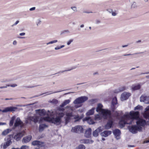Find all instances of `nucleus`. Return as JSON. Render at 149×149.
Returning <instances> with one entry per match:
<instances>
[{"mask_svg":"<svg viewBox=\"0 0 149 149\" xmlns=\"http://www.w3.org/2000/svg\"><path fill=\"white\" fill-rule=\"evenodd\" d=\"M77 149H85V146L83 144H80L78 146V148H77Z\"/></svg>","mask_w":149,"mask_h":149,"instance_id":"nucleus-37","label":"nucleus"},{"mask_svg":"<svg viewBox=\"0 0 149 149\" xmlns=\"http://www.w3.org/2000/svg\"><path fill=\"white\" fill-rule=\"evenodd\" d=\"M111 133V131H105L101 133V135L102 136L107 137L110 135Z\"/></svg>","mask_w":149,"mask_h":149,"instance_id":"nucleus-22","label":"nucleus"},{"mask_svg":"<svg viewBox=\"0 0 149 149\" xmlns=\"http://www.w3.org/2000/svg\"><path fill=\"white\" fill-rule=\"evenodd\" d=\"M102 128L100 127L96 129L93 133V135L95 137H97L99 133L102 131Z\"/></svg>","mask_w":149,"mask_h":149,"instance_id":"nucleus-17","label":"nucleus"},{"mask_svg":"<svg viewBox=\"0 0 149 149\" xmlns=\"http://www.w3.org/2000/svg\"><path fill=\"white\" fill-rule=\"evenodd\" d=\"M141 107L139 105H138L134 108V110H136L139 109Z\"/></svg>","mask_w":149,"mask_h":149,"instance_id":"nucleus-47","label":"nucleus"},{"mask_svg":"<svg viewBox=\"0 0 149 149\" xmlns=\"http://www.w3.org/2000/svg\"><path fill=\"white\" fill-rule=\"evenodd\" d=\"M66 108L71 111H72L73 110V108L72 107L67 106Z\"/></svg>","mask_w":149,"mask_h":149,"instance_id":"nucleus-45","label":"nucleus"},{"mask_svg":"<svg viewBox=\"0 0 149 149\" xmlns=\"http://www.w3.org/2000/svg\"><path fill=\"white\" fill-rule=\"evenodd\" d=\"M32 138V136L30 135L24 137L23 139L22 142L23 143H27L31 140Z\"/></svg>","mask_w":149,"mask_h":149,"instance_id":"nucleus-19","label":"nucleus"},{"mask_svg":"<svg viewBox=\"0 0 149 149\" xmlns=\"http://www.w3.org/2000/svg\"><path fill=\"white\" fill-rule=\"evenodd\" d=\"M93 141L90 139H82L80 141V142L82 143H91L93 142Z\"/></svg>","mask_w":149,"mask_h":149,"instance_id":"nucleus-23","label":"nucleus"},{"mask_svg":"<svg viewBox=\"0 0 149 149\" xmlns=\"http://www.w3.org/2000/svg\"><path fill=\"white\" fill-rule=\"evenodd\" d=\"M71 131L75 133L82 132L83 131V128L80 125H77L72 128Z\"/></svg>","mask_w":149,"mask_h":149,"instance_id":"nucleus-9","label":"nucleus"},{"mask_svg":"<svg viewBox=\"0 0 149 149\" xmlns=\"http://www.w3.org/2000/svg\"><path fill=\"white\" fill-rule=\"evenodd\" d=\"M58 42L57 40H54L52 41H50L47 43V45H48L50 44H53L55 43H56Z\"/></svg>","mask_w":149,"mask_h":149,"instance_id":"nucleus-40","label":"nucleus"},{"mask_svg":"<svg viewBox=\"0 0 149 149\" xmlns=\"http://www.w3.org/2000/svg\"><path fill=\"white\" fill-rule=\"evenodd\" d=\"M70 102V100H65L62 104L60 105L61 107H63L64 106L66 105L67 104H69Z\"/></svg>","mask_w":149,"mask_h":149,"instance_id":"nucleus-33","label":"nucleus"},{"mask_svg":"<svg viewBox=\"0 0 149 149\" xmlns=\"http://www.w3.org/2000/svg\"><path fill=\"white\" fill-rule=\"evenodd\" d=\"M149 142V140H146L144 141V143H147Z\"/></svg>","mask_w":149,"mask_h":149,"instance_id":"nucleus-55","label":"nucleus"},{"mask_svg":"<svg viewBox=\"0 0 149 149\" xmlns=\"http://www.w3.org/2000/svg\"><path fill=\"white\" fill-rule=\"evenodd\" d=\"M51 92V93H49L48 94H47L46 95H49V94H52V93H56V92H54V93H51V92ZM49 93V92H47V93H42V94H41L40 95L34 96H33L32 97H30L29 98L30 99H31V98H33L36 97H38L40 96V95H43V94H44L47 93Z\"/></svg>","mask_w":149,"mask_h":149,"instance_id":"nucleus-35","label":"nucleus"},{"mask_svg":"<svg viewBox=\"0 0 149 149\" xmlns=\"http://www.w3.org/2000/svg\"><path fill=\"white\" fill-rule=\"evenodd\" d=\"M12 143V141L10 139H9L6 143H5L3 148H6L7 147L9 146Z\"/></svg>","mask_w":149,"mask_h":149,"instance_id":"nucleus-32","label":"nucleus"},{"mask_svg":"<svg viewBox=\"0 0 149 149\" xmlns=\"http://www.w3.org/2000/svg\"><path fill=\"white\" fill-rule=\"evenodd\" d=\"M91 129L90 128H89L87 129L85 133V136L87 138H89L90 137L91 135Z\"/></svg>","mask_w":149,"mask_h":149,"instance_id":"nucleus-20","label":"nucleus"},{"mask_svg":"<svg viewBox=\"0 0 149 149\" xmlns=\"http://www.w3.org/2000/svg\"><path fill=\"white\" fill-rule=\"evenodd\" d=\"M41 22V20L40 19H39L38 20L37 22L36 23V25L37 26H38L39 24H40V22Z\"/></svg>","mask_w":149,"mask_h":149,"instance_id":"nucleus-48","label":"nucleus"},{"mask_svg":"<svg viewBox=\"0 0 149 149\" xmlns=\"http://www.w3.org/2000/svg\"><path fill=\"white\" fill-rule=\"evenodd\" d=\"M104 118L108 120V121L105 127V129H110L113 123V119L111 113H110V117H107V118Z\"/></svg>","mask_w":149,"mask_h":149,"instance_id":"nucleus-8","label":"nucleus"},{"mask_svg":"<svg viewBox=\"0 0 149 149\" xmlns=\"http://www.w3.org/2000/svg\"><path fill=\"white\" fill-rule=\"evenodd\" d=\"M73 40L72 39L68 40L67 43V45H69L73 41Z\"/></svg>","mask_w":149,"mask_h":149,"instance_id":"nucleus-44","label":"nucleus"},{"mask_svg":"<svg viewBox=\"0 0 149 149\" xmlns=\"http://www.w3.org/2000/svg\"><path fill=\"white\" fill-rule=\"evenodd\" d=\"M132 54H125L123 55V56H130Z\"/></svg>","mask_w":149,"mask_h":149,"instance_id":"nucleus-61","label":"nucleus"},{"mask_svg":"<svg viewBox=\"0 0 149 149\" xmlns=\"http://www.w3.org/2000/svg\"><path fill=\"white\" fill-rule=\"evenodd\" d=\"M25 35V33H22L19 34V35L21 36H24Z\"/></svg>","mask_w":149,"mask_h":149,"instance_id":"nucleus-52","label":"nucleus"},{"mask_svg":"<svg viewBox=\"0 0 149 149\" xmlns=\"http://www.w3.org/2000/svg\"><path fill=\"white\" fill-rule=\"evenodd\" d=\"M88 98L86 96H81L76 99L73 102V103L75 104L74 107L77 108L82 106V103L87 100Z\"/></svg>","mask_w":149,"mask_h":149,"instance_id":"nucleus-6","label":"nucleus"},{"mask_svg":"<svg viewBox=\"0 0 149 149\" xmlns=\"http://www.w3.org/2000/svg\"><path fill=\"white\" fill-rule=\"evenodd\" d=\"M108 12L110 14H111L113 16L116 15L118 13V11L116 10H109Z\"/></svg>","mask_w":149,"mask_h":149,"instance_id":"nucleus-25","label":"nucleus"},{"mask_svg":"<svg viewBox=\"0 0 149 149\" xmlns=\"http://www.w3.org/2000/svg\"><path fill=\"white\" fill-rule=\"evenodd\" d=\"M66 117L65 118L66 124H67L71 119L75 120L74 122H76L79 121L81 118L78 115H73L72 112H66Z\"/></svg>","mask_w":149,"mask_h":149,"instance_id":"nucleus-5","label":"nucleus"},{"mask_svg":"<svg viewBox=\"0 0 149 149\" xmlns=\"http://www.w3.org/2000/svg\"><path fill=\"white\" fill-rule=\"evenodd\" d=\"M136 123L137 126L132 125L128 127L130 131L133 134L136 133L138 131H141L142 129L141 126H144L146 123L145 120L141 118H139L137 120Z\"/></svg>","mask_w":149,"mask_h":149,"instance_id":"nucleus-2","label":"nucleus"},{"mask_svg":"<svg viewBox=\"0 0 149 149\" xmlns=\"http://www.w3.org/2000/svg\"><path fill=\"white\" fill-rule=\"evenodd\" d=\"M63 33H70V31L68 30H65L63 31Z\"/></svg>","mask_w":149,"mask_h":149,"instance_id":"nucleus-49","label":"nucleus"},{"mask_svg":"<svg viewBox=\"0 0 149 149\" xmlns=\"http://www.w3.org/2000/svg\"><path fill=\"white\" fill-rule=\"evenodd\" d=\"M36 7H33L29 9H35Z\"/></svg>","mask_w":149,"mask_h":149,"instance_id":"nucleus-59","label":"nucleus"},{"mask_svg":"<svg viewBox=\"0 0 149 149\" xmlns=\"http://www.w3.org/2000/svg\"><path fill=\"white\" fill-rule=\"evenodd\" d=\"M84 27V25L82 24L80 26V27L81 28L83 27Z\"/></svg>","mask_w":149,"mask_h":149,"instance_id":"nucleus-64","label":"nucleus"},{"mask_svg":"<svg viewBox=\"0 0 149 149\" xmlns=\"http://www.w3.org/2000/svg\"><path fill=\"white\" fill-rule=\"evenodd\" d=\"M17 109L16 107H11L5 108L4 109L2 110L0 109V113L2 112L6 113L8 112H13L15 111Z\"/></svg>","mask_w":149,"mask_h":149,"instance_id":"nucleus-10","label":"nucleus"},{"mask_svg":"<svg viewBox=\"0 0 149 149\" xmlns=\"http://www.w3.org/2000/svg\"><path fill=\"white\" fill-rule=\"evenodd\" d=\"M127 88L125 86H122L121 87H120L119 88V90L120 91H122L124 90H126Z\"/></svg>","mask_w":149,"mask_h":149,"instance_id":"nucleus-36","label":"nucleus"},{"mask_svg":"<svg viewBox=\"0 0 149 149\" xmlns=\"http://www.w3.org/2000/svg\"><path fill=\"white\" fill-rule=\"evenodd\" d=\"M39 118V116H28L25 119V123L26 124H30L32 122L36 123L38 122Z\"/></svg>","mask_w":149,"mask_h":149,"instance_id":"nucleus-7","label":"nucleus"},{"mask_svg":"<svg viewBox=\"0 0 149 149\" xmlns=\"http://www.w3.org/2000/svg\"><path fill=\"white\" fill-rule=\"evenodd\" d=\"M36 115L42 116L45 114V110L43 109H38L36 110Z\"/></svg>","mask_w":149,"mask_h":149,"instance_id":"nucleus-18","label":"nucleus"},{"mask_svg":"<svg viewBox=\"0 0 149 149\" xmlns=\"http://www.w3.org/2000/svg\"><path fill=\"white\" fill-rule=\"evenodd\" d=\"M141 86L139 84H137L136 85H133L132 86V88L133 90H136L140 89Z\"/></svg>","mask_w":149,"mask_h":149,"instance_id":"nucleus-29","label":"nucleus"},{"mask_svg":"<svg viewBox=\"0 0 149 149\" xmlns=\"http://www.w3.org/2000/svg\"><path fill=\"white\" fill-rule=\"evenodd\" d=\"M29 105V104H27V105H19V106H20V107H25V106H28Z\"/></svg>","mask_w":149,"mask_h":149,"instance_id":"nucleus-56","label":"nucleus"},{"mask_svg":"<svg viewBox=\"0 0 149 149\" xmlns=\"http://www.w3.org/2000/svg\"><path fill=\"white\" fill-rule=\"evenodd\" d=\"M85 120L87 121L88 123L90 124H93L95 122L93 120L91 119L90 117H88L85 118Z\"/></svg>","mask_w":149,"mask_h":149,"instance_id":"nucleus-26","label":"nucleus"},{"mask_svg":"<svg viewBox=\"0 0 149 149\" xmlns=\"http://www.w3.org/2000/svg\"><path fill=\"white\" fill-rule=\"evenodd\" d=\"M139 117V113L138 111H131L129 114L123 116L120 120L119 124L120 127H123L126 124H132L133 119H137Z\"/></svg>","mask_w":149,"mask_h":149,"instance_id":"nucleus-1","label":"nucleus"},{"mask_svg":"<svg viewBox=\"0 0 149 149\" xmlns=\"http://www.w3.org/2000/svg\"><path fill=\"white\" fill-rule=\"evenodd\" d=\"M19 21L18 20L13 25H12V26L13 27L14 26L16 25L19 22Z\"/></svg>","mask_w":149,"mask_h":149,"instance_id":"nucleus-46","label":"nucleus"},{"mask_svg":"<svg viewBox=\"0 0 149 149\" xmlns=\"http://www.w3.org/2000/svg\"><path fill=\"white\" fill-rule=\"evenodd\" d=\"M17 42L16 40L14 41L13 42V44L14 45H16L17 44Z\"/></svg>","mask_w":149,"mask_h":149,"instance_id":"nucleus-54","label":"nucleus"},{"mask_svg":"<svg viewBox=\"0 0 149 149\" xmlns=\"http://www.w3.org/2000/svg\"><path fill=\"white\" fill-rule=\"evenodd\" d=\"M83 13H93L94 12L89 10H84L83 11Z\"/></svg>","mask_w":149,"mask_h":149,"instance_id":"nucleus-38","label":"nucleus"},{"mask_svg":"<svg viewBox=\"0 0 149 149\" xmlns=\"http://www.w3.org/2000/svg\"><path fill=\"white\" fill-rule=\"evenodd\" d=\"M64 115V114L63 113H59L58 116L55 118H51L47 116L44 117V119L45 121L51 122L57 125H58L61 123V118L63 117Z\"/></svg>","mask_w":149,"mask_h":149,"instance_id":"nucleus-3","label":"nucleus"},{"mask_svg":"<svg viewBox=\"0 0 149 149\" xmlns=\"http://www.w3.org/2000/svg\"><path fill=\"white\" fill-rule=\"evenodd\" d=\"M113 133L116 139L118 140L120 138V131L119 129H115L113 131Z\"/></svg>","mask_w":149,"mask_h":149,"instance_id":"nucleus-14","label":"nucleus"},{"mask_svg":"<svg viewBox=\"0 0 149 149\" xmlns=\"http://www.w3.org/2000/svg\"><path fill=\"white\" fill-rule=\"evenodd\" d=\"M131 7L132 8H136L137 7L136 2H134L133 3Z\"/></svg>","mask_w":149,"mask_h":149,"instance_id":"nucleus-39","label":"nucleus"},{"mask_svg":"<svg viewBox=\"0 0 149 149\" xmlns=\"http://www.w3.org/2000/svg\"><path fill=\"white\" fill-rule=\"evenodd\" d=\"M5 124H6V123H0V125H5Z\"/></svg>","mask_w":149,"mask_h":149,"instance_id":"nucleus-63","label":"nucleus"},{"mask_svg":"<svg viewBox=\"0 0 149 149\" xmlns=\"http://www.w3.org/2000/svg\"><path fill=\"white\" fill-rule=\"evenodd\" d=\"M58 42L57 40H54L52 41H50L47 43V45H48L50 44H53L55 43H56Z\"/></svg>","mask_w":149,"mask_h":149,"instance_id":"nucleus-41","label":"nucleus"},{"mask_svg":"<svg viewBox=\"0 0 149 149\" xmlns=\"http://www.w3.org/2000/svg\"><path fill=\"white\" fill-rule=\"evenodd\" d=\"M17 86V85L16 84H13L11 85H7L6 86H0V89H3L6 88L8 86H10L12 87H15Z\"/></svg>","mask_w":149,"mask_h":149,"instance_id":"nucleus-28","label":"nucleus"},{"mask_svg":"<svg viewBox=\"0 0 149 149\" xmlns=\"http://www.w3.org/2000/svg\"><path fill=\"white\" fill-rule=\"evenodd\" d=\"M15 118L16 117L15 116H13L11 118L10 122L9 125L10 126H11L13 125Z\"/></svg>","mask_w":149,"mask_h":149,"instance_id":"nucleus-34","label":"nucleus"},{"mask_svg":"<svg viewBox=\"0 0 149 149\" xmlns=\"http://www.w3.org/2000/svg\"><path fill=\"white\" fill-rule=\"evenodd\" d=\"M12 130L10 129H7L3 131L2 133V135L3 136H5L11 132Z\"/></svg>","mask_w":149,"mask_h":149,"instance_id":"nucleus-27","label":"nucleus"},{"mask_svg":"<svg viewBox=\"0 0 149 149\" xmlns=\"http://www.w3.org/2000/svg\"><path fill=\"white\" fill-rule=\"evenodd\" d=\"M32 144L33 146H37L39 148L41 147L43 145V143L39 141L36 140L33 141Z\"/></svg>","mask_w":149,"mask_h":149,"instance_id":"nucleus-16","label":"nucleus"},{"mask_svg":"<svg viewBox=\"0 0 149 149\" xmlns=\"http://www.w3.org/2000/svg\"><path fill=\"white\" fill-rule=\"evenodd\" d=\"M24 132H21L17 133L14 136V139L17 141L19 140L24 135Z\"/></svg>","mask_w":149,"mask_h":149,"instance_id":"nucleus-13","label":"nucleus"},{"mask_svg":"<svg viewBox=\"0 0 149 149\" xmlns=\"http://www.w3.org/2000/svg\"><path fill=\"white\" fill-rule=\"evenodd\" d=\"M64 47H65V45H62L60 46V48H61V49L62 48H63Z\"/></svg>","mask_w":149,"mask_h":149,"instance_id":"nucleus-60","label":"nucleus"},{"mask_svg":"<svg viewBox=\"0 0 149 149\" xmlns=\"http://www.w3.org/2000/svg\"><path fill=\"white\" fill-rule=\"evenodd\" d=\"M95 109V108H93L89 110L88 112L87 113V116H90L93 115L94 113Z\"/></svg>","mask_w":149,"mask_h":149,"instance_id":"nucleus-30","label":"nucleus"},{"mask_svg":"<svg viewBox=\"0 0 149 149\" xmlns=\"http://www.w3.org/2000/svg\"><path fill=\"white\" fill-rule=\"evenodd\" d=\"M149 100V97L142 95L140 98V100L141 102H143L146 103Z\"/></svg>","mask_w":149,"mask_h":149,"instance_id":"nucleus-21","label":"nucleus"},{"mask_svg":"<svg viewBox=\"0 0 149 149\" xmlns=\"http://www.w3.org/2000/svg\"><path fill=\"white\" fill-rule=\"evenodd\" d=\"M20 126V127H22L24 126L23 122L21 121L19 118H17L15 120V123L14 125V126L15 127Z\"/></svg>","mask_w":149,"mask_h":149,"instance_id":"nucleus-12","label":"nucleus"},{"mask_svg":"<svg viewBox=\"0 0 149 149\" xmlns=\"http://www.w3.org/2000/svg\"><path fill=\"white\" fill-rule=\"evenodd\" d=\"M143 115L145 118L148 119V121H149V106L145 109Z\"/></svg>","mask_w":149,"mask_h":149,"instance_id":"nucleus-15","label":"nucleus"},{"mask_svg":"<svg viewBox=\"0 0 149 149\" xmlns=\"http://www.w3.org/2000/svg\"><path fill=\"white\" fill-rule=\"evenodd\" d=\"M128 46V45H123L122 46V47H127Z\"/></svg>","mask_w":149,"mask_h":149,"instance_id":"nucleus-62","label":"nucleus"},{"mask_svg":"<svg viewBox=\"0 0 149 149\" xmlns=\"http://www.w3.org/2000/svg\"><path fill=\"white\" fill-rule=\"evenodd\" d=\"M47 127V125L44 124H40L39 127V130L40 132L42 131L45 128Z\"/></svg>","mask_w":149,"mask_h":149,"instance_id":"nucleus-24","label":"nucleus"},{"mask_svg":"<svg viewBox=\"0 0 149 149\" xmlns=\"http://www.w3.org/2000/svg\"><path fill=\"white\" fill-rule=\"evenodd\" d=\"M58 101L56 100H54L52 101V102L55 103H56Z\"/></svg>","mask_w":149,"mask_h":149,"instance_id":"nucleus-53","label":"nucleus"},{"mask_svg":"<svg viewBox=\"0 0 149 149\" xmlns=\"http://www.w3.org/2000/svg\"><path fill=\"white\" fill-rule=\"evenodd\" d=\"M131 95V93H129L125 92H123L121 96L120 99L121 101H123L127 99Z\"/></svg>","mask_w":149,"mask_h":149,"instance_id":"nucleus-11","label":"nucleus"},{"mask_svg":"<svg viewBox=\"0 0 149 149\" xmlns=\"http://www.w3.org/2000/svg\"><path fill=\"white\" fill-rule=\"evenodd\" d=\"M101 22L99 20H97L96 21V23L97 24H99Z\"/></svg>","mask_w":149,"mask_h":149,"instance_id":"nucleus-51","label":"nucleus"},{"mask_svg":"<svg viewBox=\"0 0 149 149\" xmlns=\"http://www.w3.org/2000/svg\"><path fill=\"white\" fill-rule=\"evenodd\" d=\"M101 119V117L100 116V115L97 114L95 116V119L96 120H100Z\"/></svg>","mask_w":149,"mask_h":149,"instance_id":"nucleus-42","label":"nucleus"},{"mask_svg":"<svg viewBox=\"0 0 149 149\" xmlns=\"http://www.w3.org/2000/svg\"><path fill=\"white\" fill-rule=\"evenodd\" d=\"M61 48H60V46H57L56 47H55V48H54V49L55 50H58V49H61Z\"/></svg>","mask_w":149,"mask_h":149,"instance_id":"nucleus-50","label":"nucleus"},{"mask_svg":"<svg viewBox=\"0 0 149 149\" xmlns=\"http://www.w3.org/2000/svg\"><path fill=\"white\" fill-rule=\"evenodd\" d=\"M71 8L72 9H73V8H77L75 7V6H73V7H71Z\"/></svg>","mask_w":149,"mask_h":149,"instance_id":"nucleus-58","label":"nucleus"},{"mask_svg":"<svg viewBox=\"0 0 149 149\" xmlns=\"http://www.w3.org/2000/svg\"><path fill=\"white\" fill-rule=\"evenodd\" d=\"M13 100L12 98H5V100Z\"/></svg>","mask_w":149,"mask_h":149,"instance_id":"nucleus-57","label":"nucleus"},{"mask_svg":"<svg viewBox=\"0 0 149 149\" xmlns=\"http://www.w3.org/2000/svg\"><path fill=\"white\" fill-rule=\"evenodd\" d=\"M102 107L103 105L102 104H98L96 109V111L102 113L104 118L110 117L111 111L110 110L107 109H103Z\"/></svg>","mask_w":149,"mask_h":149,"instance_id":"nucleus-4","label":"nucleus"},{"mask_svg":"<svg viewBox=\"0 0 149 149\" xmlns=\"http://www.w3.org/2000/svg\"><path fill=\"white\" fill-rule=\"evenodd\" d=\"M75 68H76L75 67H72L70 69H69L65 70L64 71H62L60 72L63 73L65 72L70 71V70H71L73 69H75Z\"/></svg>","mask_w":149,"mask_h":149,"instance_id":"nucleus-43","label":"nucleus"},{"mask_svg":"<svg viewBox=\"0 0 149 149\" xmlns=\"http://www.w3.org/2000/svg\"><path fill=\"white\" fill-rule=\"evenodd\" d=\"M117 103V99L116 97H114L113 98L112 102V104L113 107V108L115 109V107L114 105Z\"/></svg>","mask_w":149,"mask_h":149,"instance_id":"nucleus-31","label":"nucleus"}]
</instances>
